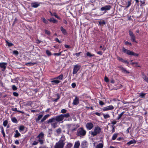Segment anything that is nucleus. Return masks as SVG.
Returning a JSON list of instances; mask_svg holds the SVG:
<instances>
[{
    "mask_svg": "<svg viewBox=\"0 0 148 148\" xmlns=\"http://www.w3.org/2000/svg\"><path fill=\"white\" fill-rule=\"evenodd\" d=\"M73 145L70 143H68L66 145V148H71L72 146Z\"/></svg>",
    "mask_w": 148,
    "mask_h": 148,
    "instance_id": "obj_39",
    "label": "nucleus"
},
{
    "mask_svg": "<svg viewBox=\"0 0 148 148\" xmlns=\"http://www.w3.org/2000/svg\"><path fill=\"white\" fill-rule=\"evenodd\" d=\"M131 55L134 56H139V54L137 53H135L133 51H132Z\"/></svg>",
    "mask_w": 148,
    "mask_h": 148,
    "instance_id": "obj_41",
    "label": "nucleus"
},
{
    "mask_svg": "<svg viewBox=\"0 0 148 148\" xmlns=\"http://www.w3.org/2000/svg\"><path fill=\"white\" fill-rule=\"evenodd\" d=\"M87 142L85 141H83L81 143V146L83 148H85L87 147Z\"/></svg>",
    "mask_w": 148,
    "mask_h": 148,
    "instance_id": "obj_25",
    "label": "nucleus"
},
{
    "mask_svg": "<svg viewBox=\"0 0 148 148\" xmlns=\"http://www.w3.org/2000/svg\"><path fill=\"white\" fill-rule=\"evenodd\" d=\"M8 121L7 120H5L3 122V125L5 127L7 126L8 124Z\"/></svg>",
    "mask_w": 148,
    "mask_h": 148,
    "instance_id": "obj_48",
    "label": "nucleus"
},
{
    "mask_svg": "<svg viewBox=\"0 0 148 148\" xmlns=\"http://www.w3.org/2000/svg\"><path fill=\"white\" fill-rule=\"evenodd\" d=\"M61 112L62 113H65L66 112V110L65 109H62L61 110Z\"/></svg>",
    "mask_w": 148,
    "mask_h": 148,
    "instance_id": "obj_55",
    "label": "nucleus"
},
{
    "mask_svg": "<svg viewBox=\"0 0 148 148\" xmlns=\"http://www.w3.org/2000/svg\"><path fill=\"white\" fill-rule=\"evenodd\" d=\"M112 132L113 133L115 132V126L114 125H112Z\"/></svg>",
    "mask_w": 148,
    "mask_h": 148,
    "instance_id": "obj_59",
    "label": "nucleus"
},
{
    "mask_svg": "<svg viewBox=\"0 0 148 148\" xmlns=\"http://www.w3.org/2000/svg\"><path fill=\"white\" fill-rule=\"evenodd\" d=\"M42 21L45 23L47 24L48 23V20H46L44 18L42 17Z\"/></svg>",
    "mask_w": 148,
    "mask_h": 148,
    "instance_id": "obj_36",
    "label": "nucleus"
},
{
    "mask_svg": "<svg viewBox=\"0 0 148 148\" xmlns=\"http://www.w3.org/2000/svg\"><path fill=\"white\" fill-rule=\"evenodd\" d=\"M99 24L100 25H104L105 24V21L103 20L100 21H99Z\"/></svg>",
    "mask_w": 148,
    "mask_h": 148,
    "instance_id": "obj_44",
    "label": "nucleus"
},
{
    "mask_svg": "<svg viewBox=\"0 0 148 148\" xmlns=\"http://www.w3.org/2000/svg\"><path fill=\"white\" fill-rule=\"evenodd\" d=\"M86 55L87 56H89L90 57H91L92 56H94L95 55L94 54H91L89 52H88L86 53Z\"/></svg>",
    "mask_w": 148,
    "mask_h": 148,
    "instance_id": "obj_32",
    "label": "nucleus"
},
{
    "mask_svg": "<svg viewBox=\"0 0 148 148\" xmlns=\"http://www.w3.org/2000/svg\"><path fill=\"white\" fill-rule=\"evenodd\" d=\"M79 103V99L77 97H75V99H74L73 104L74 105H77Z\"/></svg>",
    "mask_w": 148,
    "mask_h": 148,
    "instance_id": "obj_19",
    "label": "nucleus"
},
{
    "mask_svg": "<svg viewBox=\"0 0 148 148\" xmlns=\"http://www.w3.org/2000/svg\"><path fill=\"white\" fill-rule=\"evenodd\" d=\"M51 82L52 83H54L56 84H58L60 82V81L58 80H53L51 81Z\"/></svg>",
    "mask_w": 148,
    "mask_h": 148,
    "instance_id": "obj_43",
    "label": "nucleus"
},
{
    "mask_svg": "<svg viewBox=\"0 0 148 148\" xmlns=\"http://www.w3.org/2000/svg\"><path fill=\"white\" fill-rule=\"evenodd\" d=\"M45 34H46L48 35H49L50 34V33L47 30H45Z\"/></svg>",
    "mask_w": 148,
    "mask_h": 148,
    "instance_id": "obj_57",
    "label": "nucleus"
},
{
    "mask_svg": "<svg viewBox=\"0 0 148 148\" xmlns=\"http://www.w3.org/2000/svg\"><path fill=\"white\" fill-rule=\"evenodd\" d=\"M129 33L131 38V40L134 42H136V41L135 37L133 32L130 30L129 32Z\"/></svg>",
    "mask_w": 148,
    "mask_h": 148,
    "instance_id": "obj_6",
    "label": "nucleus"
},
{
    "mask_svg": "<svg viewBox=\"0 0 148 148\" xmlns=\"http://www.w3.org/2000/svg\"><path fill=\"white\" fill-rule=\"evenodd\" d=\"M132 0H129L127 2V3L126 4V8H128L131 5V3Z\"/></svg>",
    "mask_w": 148,
    "mask_h": 148,
    "instance_id": "obj_29",
    "label": "nucleus"
},
{
    "mask_svg": "<svg viewBox=\"0 0 148 148\" xmlns=\"http://www.w3.org/2000/svg\"><path fill=\"white\" fill-rule=\"evenodd\" d=\"M122 51L123 52L126 53L127 55H131V52L132 51L128 49H125L124 47L123 48Z\"/></svg>",
    "mask_w": 148,
    "mask_h": 148,
    "instance_id": "obj_14",
    "label": "nucleus"
},
{
    "mask_svg": "<svg viewBox=\"0 0 148 148\" xmlns=\"http://www.w3.org/2000/svg\"><path fill=\"white\" fill-rule=\"evenodd\" d=\"M124 42H125V45L129 44V45H132V44L131 43H130V42H128V41H125Z\"/></svg>",
    "mask_w": 148,
    "mask_h": 148,
    "instance_id": "obj_61",
    "label": "nucleus"
},
{
    "mask_svg": "<svg viewBox=\"0 0 148 148\" xmlns=\"http://www.w3.org/2000/svg\"><path fill=\"white\" fill-rule=\"evenodd\" d=\"M43 116V115L41 114L38 116L37 118L35 119V121L36 122L39 121Z\"/></svg>",
    "mask_w": 148,
    "mask_h": 148,
    "instance_id": "obj_27",
    "label": "nucleus"
},
{
    "mask_svg": "<svg viewBox=\"0 0 148 148\" xmlns=\"http://www.w3.org/2000/svg\"><path fill=\"white\" fill-rule=\"evenodd\" d=\"M25 128L24 126L22 125L19 127L18 129L20 132L21 133H23V132L24 131Z\"/></svg>",
    "mask_w": 148,
    "mask_h": 148,
    "instance_id": "obj_20",
    "label": "nucleus"
},
{
    "mask_svg": "<svg viewBox=\"0 0 148 148\" xmlns=\"http://www.w3.org/2000/svg\"><path fill=\"white\" fill-rule=\"evenodd\" d=\"M71 86L73 88H75L76 86V84L75 83H73L71 84Z\"/></svg>",
    "mask_w": 148,
    "mask_h": 148,
    "instance_id": "obj_62",
    "label": "nucleus"
},
{
    "mask_svg": "<svg viewBox=\"0 0 148 148\" xmlns=\"http://www.w3.org/2000/svg\"><path fill=\"white\" fill-rule=\"evenodd\" d=\"M94 125L91 122L87 123L86 125V129L88 130H91L93 127Z\"/></svg>",
    "mask_w": 148,
    "mask_h": 148,
    "instance_id": "obj_9",
    "label": "nucleus"
},
{
    "mask_svg": "<svg viewBox=\"0 0 148 148\" xmlns=\"http://www.w3.org/2000/svg\"><path fill=\"white\" fill-rule=\"evenodd\" d=\"M62 52H60V53H55L53 54L54 56H59L61 55Z\"/></svg>",
    "mask_w": 148,
    "mask_h": 148,
    "instance_id": "obj_50",
    "label": "nucleus"
},
{
    "mask_svg": "<svg viewBox=\"0 0 148 148\" xmlns=\"http://www.w3.org/2000/svg\"><path fill=\"white\" fill-rule=\"evenodd\" d=\"M86 133V131L83 128L80 127L79 128L77 131V135L81 136H84Z\"/></svg>",
    "mask_w": 148,
    "mask_h": 148,
    "instance_id": "obj_3",
    "label": "nucleus"
},
{
    "mask_svg": "<svg viewBox=\"0 0 148 148\" xmlns=\"http://www.w3.org/2000/svg\"><path fill=\"white\" fill-rule=\"evenodd\" d=\"M117 59L120 61H121L124 63H126L127 64H129V62L126 60H124L122 58L119 57H117Z\"/></svg>",
    "mask_w": 148,
    "mask_h": 148,
    "instance_id": "obj_16",
    "label": "nucleus"
},
{
    "mask_svg": "<svg viewBox=\"0 0 148 148\" xmlns=\"http://www.w3.org/2000/svg\"><path fill=\"white\" fill-rule=\"evenodd\" d=\"M60 30L63 34H66V30L62 27H61Z\"/></svg>",
    "mask_w": 148,
    "mask_h": 148,
    "instance_id": "obj_30",
    "label": "nucleus"
},
{
    "mask_svg": "<svg viewBox=\"0 0 148 148\" xmlns=\"http://www.w3.org/2000/svg\"><path fill=\"white\" fill-rule=\"evenodd\" d=\"M114 109V107L112 105L106 107H104L102 108V110L103 111H106L108 110H111Z\"/></svg>",
    "mask_w": 148,
    "mask_h": 148,
    "instance_id": "obj_7",
    "label": "nucleus"
},
{
    "mask_svg": "<svg viewBox=\"0 0 148 148\" xmlns=\"http://www.w3.org/2000/svg\"><path fill=\"white\" fill-rule=\"evenodd\" d=\"M40 5V3L37 2H32L31 3V6L34 8H37Z\"/></svg>",
    "mask_w": 148,
    "mask_h": 148,
    "instance_id": "obj_13",
    "label": "nucleus"
},
{
    "mask_svg": "<svg viewBox=\"0 0 148 148\" xmlns=\"http://www.w3.org/2000/svg\"><path fill=\"white\" fill-rule=\"evenodd\" d=\"M44 134L42 132L40 133L37 136V138L38 139V141L42 145L44 143Z\"/></svg>",
    "mask_w": 148,
    "mask_h": 148,
    "instance_id": "obj_4",
    "label": "nucleus"
},
{
    "mask_svg": "<svg viewBox=\"0 0 148 148\" xmlns=\"http://www.w3.org/2000/svg\"><path fill=\"white\" fill-rule=\"evenodd\" d=\"M136 143V141L134 140H132L127 142V144L128 145H130L133 144L135 143Z\"/></svg>",
    "mask_w": 148,
    "mask_h": 148,
    "instance_id": "obj_26",
    "label": "nucleus"
},
{
    "mask_svg": "<svg viewBox=\"0 0 148 148\" xmlns=\"http://www.w3.org/2000/svg\"><path fill=\"white\" fill-rule=\"evenodd\" d=\"M62 130L60 128H59L55 131V135L56 136H58L61 133Z\"/></svg>",
    "mask_w": 148,
    "mask_h": 148,
    "instance_id": "obj_18",
    "label": "nucleus"
},
{
    "mask_svg": "<svg viewBox=\"0 0 148 148\" xmlns=\"http://www.w3.org/2000/svg\"><path fill=\"white\" fill-rule=\"evenodd\" d=\"M117 123V121H113L111 122V123L113 125Z\"/></svg>",
    "mask_w": 148,
    "mask_h": 148,
    "instance_id": "obj_64",
    "label": "nucleus"
},
{
    "mask_svg": "<svg viewBox=\"0 0 148 148\" xmlns=\"http://www.w3.org/2000/svg\"><path fill=\"white\" fill-rule=\"evenodd\" d=\"M140 95L139 96L141 97H144L145 96V94L143 93H140Z\"/></svg>",
    "mask_w": 148,
    "mask_h": 148,
    "instance_id": "obj_51",
    "label": "nucleus"
},
{
    "mask_svg": "<svg viewBox=\"0 0 148 148\" xmlns=\"http://www.w3.org/2000/svg\"><path fill=\"white\" fill-rule=\"evenodd\" d=\"M65 140V136L64 135H62L60 138V139L59 141H62V142H64V141Z\"/></svg>",
    "mask_w": 148,
    "mask_h": 148,
    "instance_id": "obj_31",
    "label": "nucleus"
},
{
    "mask_svg": "<svg viewBox=\"0 0 148 148\" xmlns=\"http://www.w3.org/2000/svg\"><path fill=\"white\" fill-rule=\"evenodd\" d=\"M63 77V75L62 74H61L58 77L54 78L55 79H58L60 80H62Z\"/></svg>",
    "mask_w": 148,
    "mask_h": 148,
    "instance_id": "obj_28",
    "label": "nucleus"
},
{
    "mask_svg": "<svg viewBox=\"0 0 148 148\" xmlns=\"http://www.w3.org/2000/svg\"><path fill=\"white\" fill-rule=\"evenodd\" d=\"M104 80L106 82H109V79L106 76L104 77Z\"/></svg>",
    "mask_w": 148,
    "mask_h": 148,
    "instance_id": "obj_54",
    "label": "nucleus"
},
{
    "mask_svg": "<svg viewBox=\"0 0 148 148\" xmlns=\"http://www.w3.org/2000/svg\"><path fill=\"white\" fill-rule=\"evenodd\" d=\"M48 20L50 22H52L53 23H57L58 22V21L55 19L54 18H52L49 19H48Z\"/></svg>",
    "mask_w": 148,
    "mask_h": 148,
    "instance_id": "obj_22",
    "label": "nucleus"
},
{
    "mask_svg": "<svg viewBox=\"0 0 148 148\" xmlns=\"http://www.w3.org/2000/svg\"><path fill=\"white\" fill-rule=\"evenodd\" d=\"M131 129V127H129L128 128L126 131V132L127 134H128L129 132V130Z\"/></svg>",
    "mask_w": 148,
    "mask_h": 148,
    "instance_id": "obj_63",
    "label": "nucleus"
},
{
    "mask_svg": "<svg viewBox=\"0 0 148 148\" xmlns=\"http://www.w3.org/2000/svg\"><path fill=\"white\" fill-rule=\"evenodd\" d=\"M118 68L119 69V70L125 73H129V72L126 70V69L121 66H119Z\"/></svg>",
    "mask_w": 148,
    "mask_h": 148,
    "instance_id": "obj_12",
    "label": "nucleus"
},
{
    "mask_svg": "<svg viewBox=\"0 0 148 148\" xmlns=\"http://www.w3.org/2000/svg\"><path fill=\"white\" fill-rule=\"evenodd\" d=\"M38 142L36 141H34L33 143H32V145H37L38 144Z\"/></svg>",
    "mask_w": 148,
    "mask_h": 148,
    "instance_id": "obj_58",
    "label": "nucleus"
},
{
    "mask_svg": "<svg viewBox=\"0 0 148 148\" xmlns=\"http://www.w3.org/2000/svg\"><path fill=\"white\" fill-rule=\"evenodd\" d=\"M57 95V98L56 99H55L54 101H56V102L57 100L59 99L60 98V96L58 94H56Z\"/></svg>",
    "mask_w": 148,
    "mask_h": 148,
    "instance_id": "obj_52",
    "label": "nucleus"
},
{
    "mask_svg": "<svg viewBox=\"0 0 148 148\" xmlns=\"http://www.w3.org/2000/svg\"><path fill=\"white\" fill-rule=\"evenodd\" d=\"M63 119L64 118H68L70 116V114L69 113H67L64 114H61Z\"/></svg>",
    "mask_w": 148,
    "mask_h": 148,
    "instance_id": "obj_23",
    "label": "nucleus"
},
{
    "mask_svg": "<svg viewBox=\"0 0 148 148\" xmlns=\"http://www.w3.org/2000/svg\"><path fill=\"white\" fill-rule=\"evenodd\" d=\"M101 132V128L99 126H96L94 127L93 131L90 132L89 133L92 136H95L99 133Z\"/></svg>",
    "mask_w": 148,
    "mask_h": 148,
    "instance_id": "obj_1",
    "label": "nucleus"
},
{
    "mask_svg": "<svg viewBox=\"0 0 148 148\" xmlns=\"http://www.w3.org/2000/svg\"><path fill=\"white\" fill-rule=\"evenodd\" d=\"M99 104L101 106H103L105 104L104 103L101 101H100L99 102Z\"/></svg>",
    "mask_w": 148,
    "mask_h": 148,
    "instance_id": "obj_56",
    "label": "nucleus"
},
{
    "mask_svg": "<svg viewBox=\"0 0 148 148\" xmlns=\"http://www.w3.org/2000/svg\"><path fill=\"white\" fill-rule=\"evenodd\" d=\"M48 123H51V126L53 128H55L57 127V122L56 121L55 117H53L49 119L47 121Z\"/></svg>",
    "mask_w": 148,
    "mask_h": 148,
    "instance_id": "obj_2",
    "label": "nucleus"
},
{
    "mask_svg": "<svg viewBox=\"0 0 148 148\" xmlns=\"http://www.w3.org/2000/svg\"><path fill=\"white\" fill-rule=\"evenodd\" d=\"M6 42L7 44L9 47L12 46L14 45L11 42H9L7 41H6Z\"/></svg>",
    "mask_w": 148,
    "mask_h": 148,
    "instance_id": "obj_45",
    "label": "nucleus"
},
{
    "mask_svg": "<svg viewBox=\"0 0 148 148\" xmlns=\"http://www.w3.org/2000/svg\"><path fill=\"white\" fill-rule=\"evenodd\" d=\"M55 118V119L57 122H60L62 121L63 119L61 114L56 116Z\"/></svg>",
    "mask_w": 148,
    "mask_h": 148,
    "instance_id": "obj_10",
    "label": "nucleus"
},
{
    "mask_svg": "<svg viewBox=\"0 0 148 148\" xmlns=\"http://www.w3.org/2000/svg\"><path fill=\"white\" fill-rule=\"evenodd\" d=\"M12 88L14 90H15L17 89V87L14 85L12 86Z\"/></svg>",
    "mask_w": 148,
    "mask_h": 148,
    "instance_id": "obj_53",
    "label": "nucleus"
},
{
    "mask_svg": "<svg viewBox=\"0 0 148 148\" xmlns=\"http://www.w3.org/2000/svg\"><path fill=\"white\" fill-rule=\"evenodd\" d=\"M1 132L2 133L3 135V136L5 137V134L4 132V130L3 127H1Z\"/></svg>",
    "mask_w": 148,
    "mask_h": 148,
    "instance_id": "obj_46",
    "label": "nucleus"
},
{
    "mask_svg": "<svg viewBox=\"0 0 148 148\" xmlns=\"http://www.w3.org/2000/svg\"><path fill=\"white\" fill-rule=\"evenodd\" d=\"M50 116L49 114H47L45 115L43 117V118L41 120V122H43L45 120Z\"/></svg>",
    "mask_w": 148,
    "mask_h": 148,
    "instance_id": "obj_24",
    "label": "nucleus"
},
{
    "mask_svg": "<svg viewBox=\"0 0 148 148\" xmlns=\"http://www.w3.org/2000/svg\"><path fill=\"white\" fill-rule=\"evenodd\" d=\"M65 143L61 141H59L54 145V148H64Z\"/></svg>",
    "mask_w": 148,
    "mask_h": 148,
    "instance_id": "obj_5",
    "label": "nucleus"
},
{
    "mask_svg": "<svg viewBox=\"0 0 148 148\" xmlns=\"http://www.w3.org/2000/svg\"><path fill=\"white\" fill-rule=\"evenodd\" d=\"M111 8V6L110 5H106L103 7L101 8V11H103L106 10H109Z\"/></svg>",
    "mask_w": 148,
    "mask_h": 148,
    "instance_id": "obj_11",
    "label": "nucleus"
},
{
    "mask_svg": "<svg viewBox=\"0 0 148 148\" xmlns=\"http://www.w3.org/2000/svg\"><path fill=\"white\" fill-rule=\"evenodd\" d=\"M103 115L104 119H105L110 117V116L108 114H103Z\"/></svg>",
    "mask_w": 148,
    "mask_h": 148,
    "instance_id": "obj_38",
    "label": "nucleus"
},
{
    "mask_svg": "<svg viewBox=\"0 0 148 148\" xmlns=\"http://www.w3.org/2000/svg\"><path fill=\"white\" fill-rule=\"evenodd\" d=\"M124 113V112H123L121 114H119L118 115V116L117 117V119L118 120H119L122 116V115Z\"/></svg>",
    "mask_w": 148,
    "mask_h": 148,
    "instance_id": "obj_35",
    "label": "nucleus"
},
{
    "mask_svg": "<svg viewBox=\"0 0 148 148\" xmlns=\"http://www.w3.org/2000/svg\"><path fill=\"white\" fill-rule=\"evenodd\" d=\"M7 65V63L5 62L0 63V67L3 69V71H4L6 68Z\"/></svg>",
    "mask_w": 148,
    "mask_h": 148,
    "instance_id": "obj_15",
    "label": "nucleus"
},
{
    "mask_svg": "<svg viewBox=\"0 0 148 148\" xmlns=\"http://www.w3.org/2000/svg\"><path fill=\"white\" fill-rule=\"evenodd\" d=\"M46 53L48 56H50L51 55V52L49 50H47L46 51Z\"/></svg>",
    "mask_w": 148,
    "mask_h": 148,
    "instance_id": "obj_47",
    "label": "nucleus"
},
{
    "mask_svg": "<svg viewBox=\"0 0 148 148\" xmlns=\"http://www.w3.org/2000/svg\"><path fill=\"white\" fill-rule=\"evenodd\" d=\"M103 147V143H100L97 145L96 148H102Z\"/></svg>",
    "mask_w": 148,
    "mask_h": 148,
    "instance_id": "obj_34",
    "label": "nucleus"
},
{
    "mask_svg": "<svg viewBox=\"0 0 148 148\" xmlns=\"http://www.w3.org/2000/svg\"><path fill=\"white\" fill-rule=\"evenodd\" d=\"M36 64V63L34 62H30L27 63L25 64L27 66H31Z\"/></svg>",
    "mask_w": 148,
    "mask_h": 148,
    "instance_id": "obj_37",
    "label": "nucleus"
},
{
    "mask_svg": "<svg viewBox=\"0 0 148 148\" xmlns=\"http://www.w3.org/2000/svg\"><path fill=\"white\" fill-rule=\"evenodd\" d=\"M53 16H54L55 17L57 18L60 20L61 19V18L57 15V14L56 12H54L53 13Z\"/></svg>",
    "mask_w": 148,
    "mask_h": 148,
    "instance_id": "obj_42",
    "label": "nucleus"
},
{
    "mask_svg": "<svg viewBox=\"0 0 148 148\" xmlns=\"http://www.w3.org/2000/svg\"><path fill=\"white\" fill-rule=\"evenodd\" d=\"M13 53L16 56L18 54V51L17 50H15L13 51Z\"/></svg>",
    "mask_w": 148,
    "mask_h": 148,
    "instance_id": "obj_49",
    "label": "nucleus"
},
{
    "mask_svg": "<svg viewBox=\"0 0 148 148\" xmlns=\"http://www.w3.org/2000/svg\"><path fill=\"white\" fill-rule=\"evenodd\" d=\"M118 136L117 134H114L112 137V139L113 140H115Z\"/></svg>",
    "mask_w": 148,
    "mask_h": 148,
    "instance_id": "obj_33",
    "label": "nucleus"
},
{
    "mask_svg": "<svg viewBox=\"0 0 148 148\" xmlns=\"http://www.w3.org/2000/svg\"><path fill=\"white\" fill-rule=\"evenodd\" d=\"M80 66L77 64L75 65L74 66L73 73V74H76L80 69Z\"/></svg>",
    "mask_w": 148,
    "mask_h": 148,
    "instance_id": "obj_8",
    "label": "nucleus"
},
{
    "mask_svg": "<svg viewBox=\"0 0 148 148\" xmlns=\"http://www.w3.org/2000/svg\"><path fill=\"white\" fill-rule=\"evenodd\" d=\"M12 122L17 123L18 122V121L17 119L15 117H13L12 119Z\"/></svg>",
    "mask_w": 148,
    "mask_h": 148,
    "instance_id": "obj_40",
    "label": "nucleus"
},
{
    "mask_svg": "<svg viewBox=\"0 0 148 148\" xmlns=\"http://www.w3.org/2000/svg\"><path fill=\"white\" fill-rule=\"evenodd\" d=\"M80 142L79 141H76L75 143L73 148H79Z\"/></svg>",
    "mask_w": 148,
    "mask_h": 148,
    "instance_id": "obj_17",
    "label": "nucleus"
},
{
    "mask_svg": "<svg viewBox=\"0 0 148 148\" xmlns=\"http://www.w3.org/2000/svg\"><path fill=\"white\" fill-rule=\"evenodd\" d=\"M21 136V134L19 132L18 130L15 131V134L14 135V137L15 138Z\"/></svg>",
    "mask_w": 148,
    "mask_h": 148,
    "instance_id": "obj_21",
    "label": "nucleus"
},
{
    "mask_svg": "<svg viewBox=\"0 0 148 148\" xmlns=\"http://www.w3.org/2000/svg\"><path fill=\"white\" fill-rule=\"evenodd\" d=\"M13 95L14 96L16 97H17L18 95V93L16 92H13Z\"/></svg>",
    "mask_w": 148,
    "mask_h": 148,
    "instance_id": "obj_60",
    "label": "nucleus"
}]
</instances>
